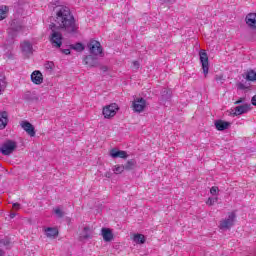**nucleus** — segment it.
I'll return each instance as SVG.
<instances>
[{
    "label": "nucleus",
    "instance_id": "1",
    "mask_svg": "<svg viewBox=\"0 0 256 256\" xmlns=\"http://www.w3.org/2000/svg\"><path fill=\"white\" fill-rule=\"evenodd\" d=\"M55 23L58 25V29L65 33H76L77 29H79V26L75 23V17H73L71 10L67 7L59 9L56 13Z\"/></svg>",
    "mask_w": 256,
    "mask_h": 256
},
{
    "label": "nucleus",
    "instance_id": "2",
    "mask_svg": "<svg viewBox=\"0 0 256 256\" xmlns=\"http://www.w3.org/2000/svg\"><path fill=\"white\" fill-rule=\"evenodd\" d=\"M50 29L52 31L50 35V43L53 47H57L58 49L63 45V34L55 30V23L50 24Z\"/></svg>",
    "mask_w": 256,
    "mask_h": 256
},
{
    "label": "nucleus",
    "instance_id": "3",
    "mask_svg": "<svg viewBox=\"0 0 256 256\" xmlns=\"http://www.w3.org/2000/svg\"><path fill=\"white\" fill-rule=\"evenodd\" d=\"M15 149H17V142L13 140H7L1 145L0 152L2 155L9 156L11 153H13V151H15Z\"/></svg>",
    "mask_w": 256,
    "mask_h": 256
},
{
    "label": "nucleus",
    "instance_id": "4",
    "mask_svg": "<svg viewBox=\"0 0 256 256\" xmlns=\"http://www.w3.org/2000/svg\"><path fill=\"white\" fill-rule=\"evenodd\" d=\"M87 47L91 55H103V46H101V42L97 40H90L87 44Z\"/></svg>",
    "mask_w": 256,
    "mask_h": 256
},
{
    "label": "nucleus",
    "instance_id": "5",
    "mask_svg": "<svg viewBox=\"0 0 256 256\" xmlns=\"http://www.w3.org/2000/svg\"><path fill=\"white\" fill-rule=\"evenodd\" d=\"M117 111H119V105H117V103H112L105 106L102 113L105 119H111V117H115V115H117Z\"/></svg>",
    "mask_w": 256,
    "mask_h": 256
},
{
    "label": "nucleus",
    "instance_id": "6",
    "mask_svg": "<svg viewBox=\"0 0 256 256\" xmlns=\"http://www.w3.org/2000/svg\"><path fill=\"white\" fill-rule=\"evenodd\" d=\"M236 217L237 215L235 214V212H231L230 214H228V217L226 219L220 221L219 228L222 230L231 229V227H233V225L235 224Z\"/></svg>",
    "mask_w": 256,
    "mask_h": 256
},
{
    "label": "nucleus",
    "instance_id": "7",
    "mask_svg": "<svg viewBox=\"0 0 256 256\" xmlns=\"http://www.w3.org/2000/svg\"><path fill=\"white\" fill-rule=\"evenodd\" d=\"M132 107L135 113H142V111H145V107H147V100L144 98H136L132 103Z\"/></svg>",
    "mask_w": 256,
    "mask_h": 256
},
{
    "label": "nucleus",
    "instance_id": "8",
    "mask_svg": "<svg viewBox=\"0 0 256 256\" xmlns=\"http://www.w3.org/2000/svg\"><path fill=\"white\" fill-rule=\"evenodd\" d=\"M21 51L25 59H28L30 55H33V45L27 41H24L21 43Z\"/></svg>",
    "mask_w": 256,
    "mask_h": 256
},
{
    "label": "nucleus",
    "instance_id": "9",
    "mask_svg": "<svg viewBox=\"0 0 256 256\" xmlns=\"http://www.w3.org/2000/svg\"><path fill=\"white\" fill-rule=\"evenodd\" d=\"M21 127L22 129H24V131H26V133L30 136V137H35V127L33 126V124H31L28 121H23L21 123Z\"/></svg>",
    "mask_w": 256,
    "mask_h": 256
},
{
    "label": "nucleus",
    "instance_id": "10",
    "mask_svg": "<svg viewBox=\"0 0 256 256\" xmlns=\"http://www.w3.org/2000/svg\"><path fill=\"white\" fill-rule=\"evenodd\" d=\"M110 156L113 159H127L128 155L126 151L123 150H117V148H113L110 150Z\"/></svg>",
    "mask_w": 256,
    "mask_h": 256
},
{
    "label": "nucleus",
    "instance_id": "11",
    "mask_svg": "<svg viewBox=\"0 0 256 256\" xmlns=\"http://www.w3.org/2000/svg\"><path fill=\"white\" fill-rule=\"evenodd\" d=\"M31 81L35 85H41V83H43V74L41 73V71L35 70L34 72H32Z\"/></svg>",
    "mask_w": 256,
    "mask_h": 256
},
{
    "label": "nucleus",
    "instance_id": "12",
    "mask_svg": "<svg viewBox=\"0 0 256 256\" xmlns=\"http://www.w3.org/2000/svg\"><path fill=\"white\" fill-rule=\"evenodd\" d=\"M245 22L250 29H256V13H249L245 18Z\"/></svg>",
    "mask_w": 256,
    "mask_h": 256
},
{
    "label": "nucleus",
    "instance_id": "13",
    "mask_svg": "<svg viewBox=\"0 0 256 256\" xmlns=\"http://www.w3.org/2000/svg\"><path fill=\"white\" fill-rule=\"evenodd\" d=\"M214 125L218 131H225V129L231 127V123L223 120H216Z\"/></svg>",
    "mask_w": 256,
    "mask_h": 256
},
{
    "label": "nucleus",
    "instance_id": "14",
    "mask_svg": "<svg viewBox=\"0 0 256 256\" xmlns=\"http://www.w3.org/2000/svg\"><path fill=\"white\" fill-rule=\"evenodd\" d=\"M248 111H251V104H243L235 108V115H243V113H248Z\"/></svg>",
    "mask_w": 256,
    "mask_h": 256
},
{
    "label": "nucleus",
    "instance_id": "15",
    "mask_svg": "<svg viewBox=\"0 0 256 256\" xmlns=\"http://www.w3.org/2000/svg\"><path fill=\"white\" fill-rule=\"evenodd\" d=\"M9 123V114L6 111L0 113V129H5Z\"/></svg>",
    "mask_w": 256,
    "mask_h": 256
},
{
    "label": "nucleus",
    "instance_id": "16",
    "mask_svg": "<svg viewBox=\"0 0 256 256\" xmlns=\"http://www.w3.org/2000/svg\"><path fill=\"white\" fill-rule=\"evenodd\" d=\"M102 236L104 241H113V232L109 228H102Z\"/></svg>",
    "mask_w": 256,
    "mask_h": 256
},
{
    "label": "nucleus",
    "instance_id": "17",
    "mask_svg": "<svg viewBox=\"0 0 256 256\" xmlns=\"http://www.w3.org/2000/svg\"><path fill=\"white\" fill-rule=\"evenodd\" d=\"M169 99H171V90L167 88L162 89L160 102L165 103L166 101H169Z\"/></svg>",
    "mask_w": 256,
    "mask_h": 256
},
{
    "label": "nucleus",
    "instance_id": "18",
    "mask_svg": "<svg viewBox=\"0 0 256 256\" xmlns=\"http://www.w3.org/2000/svg\"><path fill=\"white\" fill-rule=\"evenodd\" d=\"M199 57L202 65H209V56L205 50H200Z\"/></svg>",
    "mask_w": 256,
    "mask_h": 256
},
{
    "label": "nucleus",
    "instance_id": "19",
    "mask_svg": "<svg viewBox=\"0 0 256 256\" xmlns=\"http://www.w3.org/2000/svg\"><path fill=\"white\" fill-rule=\"evenodd\" d=\"M137 165V161L135 159L128 160L124 167V171H133L135 169V166Z\"/></svg>",
    "mask_w": 256,
    "mask_h": 256
},
{
    "label": "nucleus",
    "instance_id": "20",
    "mask_svg": "<svg viewBox=\"0 0 256 256\" xmlns=\"http://www.w3.org/2000/svg\"><path fill=\"white\" fill-rule=\"evenodd\" d=\"M134 243H137V245H143L147 239L145 238V235L143 234H135L133 237Z\"/></svg>",
    "mask_w": 256,
    "mask_h": 256
},
{
    "label": "nucleus",
    "instance_id": "21",
    "mask_svg": "<svg viewBox=\"0 0 256 256\" xmlns=\"http://www.w3.org/2000/svg\"><path fill=\"white\" fill-rule=\"evenodd\" d=\"M45 233L47 237H57L59 230H57V228L48 227L45 229Z\"/></svg>",
    "mask_w": 256,
    "mask_h": 256
},
{
    "label": "nucleus",
    "instance_id": "22",
    "mask_svg": "<svg viewBox=\"0 0 256 256\" xmlns=\"http://www.w3.org/2000/svg\"><path fill=\"white\" fill-rule=\"evenodd\" d=\"M80 239L81 241L85 239H91V230L89 229V227H84L82 233L80 234Z\"/></svg>",
    "mask_w": 256,
    "mask_h": 256
},
{
    "label": "nucleus",
    "instance_id": "23",
    "mask_svg": "<svg viewBox=\"0 0 256 256\" xmlns=\"http://www.w3.org/2000/svg\"><path fill=\"white\" fill-rule=\"evenodd\" d=\"M7 13H9V7L0 6V21H3V19H7Z\"/></svg>",
    "mask_w": 256,
    "mask_h": 256
},
{
    "label": "nucleus",
    "instance_id": "24",
    "mask_svg": "<svg viewBox=\"0 0 256 256\" xmlns=\"http://www.w3.org/2000/svg\"><path fill=\"white\" fill-rule=\"evenodd\" d=\"M86 65H95L97 63V58L93 55H88L84 59Z\"/></svg>",
    "mask_w": 256,
    "mask_h": 256
},
{
    "label": "nucleus",
    "instance_id": "25",
    "mask_svg": "<svg viewBox=\"0 0 256 256\" xmlns=\"http://www.w3.org/2000/svg\"><path fill=\"white\" fill-rule=\"evenodd\" d=\"M54 215H56V217L58 219H63V217H65V212H63V210H61L60 207H56L53 209Z\"/></svg>",
    "mask_w": 256,
    "mask_h": 256
},
{
    "label": "nucleus",
    "instance_id": "26",
    "mask_svg": "<svg viewBox=\"0 0 256 256\" xmlns=\"http://www.w3.org/2000/svg\"><path fill=\"white\" fill-rule=\"evenodd\" d=\"M112 171H114L115 175H121L125 171V167L123 165H115Z\"/></svg>",
    "mask_w": 256,
    "mask_h": 256
},
{
    "label": "nucleus",
    "instance_id": "27",
    "mask_svg": "<svg viewBox=\"0 0 256 256\" xmlns=\"http://www.w3.org/2000/svg\"><path fill=\"white\" fill-rule=\"evenodd\" d=\"M246 79L247 81H256V72L253 70L248 71Z\"/></svg>",
    "mask_w": 256,
    "mask_h": 256
},
{
    "label": "nucleus",
    "instance_id": "28",
    "mask_svg": "<svg viewBox=\"0 0 256 256\" xmlns=\"http://www.w3.org/2000/svg\"><path fill=\"white\" fill-rule=\"evenodd\" d=\"M71 49H74V51H78L81 53V51H85V46H83L81 43H76L71 46Z\"/></svg>",
    "mask_w": 256,
    "mask_h": 256
},
{
    "label": "nucleus",
    "instance_id": "29",
    "mask_svg": "<svg viewBox=\"0 0 256 256\" xmlns=\"http://www.w3.org/2000/svg\"><path fill=\"white\" fill-rule=\"evenodd\" d=\"M237 89H239L240 91H245V89H249V86L245 85L242 82H239L236 84Z\"/></svg>",
    "mask_w": 256,
    "mask_h": 256
},
{
    "label": "nucleus",
    "instance_id": "30",
    "mask_svg": "<svg viewBox=\"0 0 256 256\" xmlns=\"http://www.w3.org/2000/svg\"><path fill=\"white\" fill-rule=\"evenodd\" d=\"M1 82H0V95H3V91H5V88L7 87V82H5V80H1Z\"/></svg>",
    "mask_w": 256,
    "mask_h": 256
},
{
    "label": "nucleus",
    "instance_id": "31",
    "mask_svg": "<svg viewBox=\"0 0 256 256\" xmlns=\"http://www.w3.org/2000/svg\"><path fill=\"white\" fill-rule=\"evenodd\" d=\"M215 203H217V198H208V200L206 201V204L210 207L215 205Z\"/></svg>",
    "mask_w": 256,
    "mask_h": 256
},
{
    "label": "nucleus",
    "instance_id": "32",
    "mask_svg": "<svg viewBox=\"0 0 256 256\" xmlns=\"http://www.w3.org/2000/svg\"><path fill=\"white\" fill-rule=\"evenodd\" d=\"M202 71L204 73V76L207 77L209 73V65H202Z\"/></svg>",
    "mask_w": 256,
    "mask_h": 256
},
{
    "label": "nucleus",
    "instance_id": "33",
    "mask_svg": "<svg viewBox=\"0 0 256 256\" xmlns=\"http://www.w3.org/2000/svg\"><path fill=\"white\" fill-rule=\"evenodd\" d=\"M218 192H219V188L216 187V186H213V187L210 189L211 195H217Z\"/></svg>",
    "mask_w": 256,
    "mask_h": 256
},
{
    "label": "nucleus",
    "instance_id": "34",
    "mask_svg": "<svg viewBox=\"0 0 256 256\" xmlns=\"http://www.w3.org/2000/svg\"><path fill=\"white\" fill-rule=\"evenodd\" d=\"M54 70H55V65L46 66V71H48V73L52 74Z\"/></svg>",
    "mask_w": 256,
    "mask_h": 256
},
{
    "label": "nucleus",
    "instance_id": "35",
    "mask_svg": "<svg viewBox=\"0 0 256 256\" xmlns=\"http://www.w3.org/2000/svg\"><path fill=\"white\" fill-rule=\"evenodd\" d=\"M12 207H13V209H15L16 211H19V209H21V204H19V203H13V204H12Z\"/></svg>",
    "mask_w": 256,
    "mask_h": 256
},
{
    "label": "nucleus",
    "instance_id": "36",
    "mask_svg": "<svg viewBox=\"0 0 256 256\" xmlns=\"http://www.w3.org/2000/svg\"><path fill=\"white\" fill-rule=\"evenodd\" d=\"M241 103H245V98H239L236 102H234V105H241Z\"/></svg>",
    "mask_w": 256,
    "mask_h": 256
},
{
    "label": "nucleus",
    "instance_id": "37",
    "mask_svg": "<svg viewBox=\"0 0 256 256\" xmlns=\"http://www.w3.org/2000/svg\"><path fill=\"white\" fill-rule=\"evenodd\" d=\"M62 53H64V55H71V50L70 49H63Z\"/></svg>",
    "mask_w": 256,
    "mask_h": 256
},
{
    "label": "nucleus",
    "instance_id": "38",
    "mask_svg": "<svg viewBox=\"0 0 256 256\" xmlns=\"http://www.w3.org/2000/svg\"><path fill=\"white\" fill-rule=\"evenodd\" d=\"M101 71H103L104 73H106V71H109V67H107V65H103L101 66Z\"/></svg>",
    "mask_w": 256,
    "mask_h": 256
},
{
    "label": "nucleus",
    "instance_id": "39",
    "mask_svg": "<svg viewBox=\"0 0 256 256\" xmlns=\"http://www.w3.org/2000/svg\"><path fill=\"white\" fill-rule=\"evenodd\" d=\"M251 103L252 105H254L256 107V95H254L251 99Z\"/></svg>",
    "mask_w": 256,
    "mask_h": 256
},
{
    "label": "nucleus",
    "instance_id": "40",
    "mask_svg": "<svg viewBox=\"0 0 256 256\" xmlns=\"http://www.w3.org/2000/svg\"><path fill=\"white\" fill-rule=\"evenodd\" d=\"M112 175H113V173H111V172L105 173V177H107L108 179H111Z\"/></svg>",
    "mask_w": 256,
    "mask_h": 256
},
{
    "label": "nucleus",
    "instance_id": "41",
    "mask_svg": "<svg viewBox=\"0 0 256 256\" xmlns=\"http://www.w3.org/2000/svg\"><path fill=\"white\" fill-rule=\"evenodd\" d=\"M16 216H17L16 213H11V214H10V219H15Z\"/></svg>",
    "mask_w": 256,
    "mask_h": 256
},
{
    "label": "nucleus",
    "instance_id": "42",
    "mask_svg": "<svg viewBox=\"0 0 256 256\" xmlns=\"http://www.w3.org/2000/svg\"><path fill=\"white\" fill-rule=\"evenodd\" d=\"M5 255V251L0 249V256H4Z\"/></svg>",
    "mask_w": 256,
    "mask_h": 256
},
{
    "label": "nucleus",
    "instance_id": "43",
    "mask_svg": "<svg viewBox=\"0 0 256 256\" xmlns=\"http://www.w3.org/2000/svg\"><path fill=\"white\" fill-rule=\"evenodd\" d=\"M216 81H221V77L216 76Z\"/></svg>",
    "mask_w": 256,
    "mask_h": 256
},
{
    "label": "nucleus",
    "instance_id": "44",
    "mask_svg": "<svg viewBox=\"0 0 256 256\" xmlns=\"http://www.w3.org/2000/svg\"><path fill=\"white\" fill-rule=\"evenodd\" d=\"M134 65H137V62H134Z\"/></svg>",
    "mask_w": 256,
    "mask_h": 256
},
{
    "label": "nucleus",
    "instance_id": "45",
    "mask_svg": "<svg viewBox=\"0 0 256 256\" xmlns=\"http://www.w3.org/2000/svg\"><path fill=\"white\" fill-rule=\"evenodd\" d=\"M24 97H25V99H27V95H25Z\"/></svg>",
    "mask_w": 256,
    "mask_h": 256
}]
</instances>
